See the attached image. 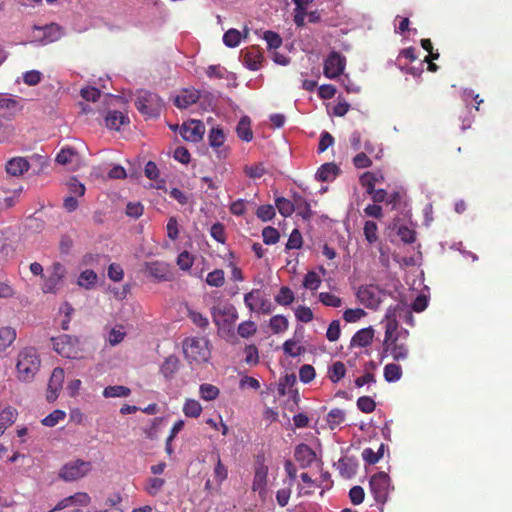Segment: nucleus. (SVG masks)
Segmentation results:
<instances>
[{
  "label": "nucleus",
  "mask_w": 512,
  "mask_h": 512,
  "mask_svg": "<svg viewBox=\"0 0 512 512\" xmlns=\"http://www.w3.org/2000/svg\"><path fill=\"white\" fill-rule=\"evenodd\" d=\"M183 351L191 363L207 362L210 357L209 341L204 337L187 338L183 342Z\"/></svg>",
  "instance_id": "nucleus-1"
},
{
  "label": "nucleus",
  "mask_w": 512,
  "mask_h": 512,
  "mask_svg": "<svg viewBox=\"0 0 512 512\" xmlns=\"http://www.w3.org/2000/svg\"><path fill=\"white\" fill-rule=\"evenodd\" d=\"M137 110L147 117H157L163 107L162 99L155 93L141 91L135 100Z\"/></svg>",
  "instance_id": "nucleus-2"
},
{
  "label": "nucleus",
  "mask_w": 512,
  "mask_h": 512,
  "mask_svg": "<svg viewBox=\"0 0 512 512\" xmlns=\"http://www.w3.org/2000/svg\"><path fill=\"white\" fill-rule=\"evenodd\" d=\"M384 291L377 285H361L356 291V298L360 304L370 310H377L382 302Z\"/></svg>",
  "instance_id": "nucleus-3"
},
{
  "label": "nucleus",
  "mask_w": 512,
  "mask_h": 512,
  "mask_svg": "<svg viewBox=\"0 0 512 512\" xmlns=\"http://www.w3.org/2000/svg\"><path fill=\"white\" fill-rule=\"evenodd\" d=\"M370 492L379 505H384L388 500L391 484L390 477L385 472L374 474L370 481Z\"/></svg>",
  "instance_id": "nucleus-4"
},
{
  "label": "nucleus",
  "mask_w": 512,
  "mask_h": 512,
  "mask_svg": "<svg viewBox=\"0 0 512 512\" xmlns=\"http://www.w3.org/2000/svg\"><path fill=\"white\" fill-rule=\"evenodd\" d=\"M91 469V462L77 459L65 464L61 468L59 476L65 481H74L84 477Z\"/></svg>",
  "instance_id": "nucleus-5"
},
{
  "label": "nucleus",
  "mask_w": 512,
  "mask_h": 512,
  "mask_svg": "<svg viewBox=\"0 0 512 512\" xmlns=\"http://www.w3.org/2000/svg\"><path fill=\"white\" fill-rule=\"evenodd\" d=\"M63 34L61 26L56 23L47 24L44 26L34 25V43L40 45H47L55 42L61 38Z\"/></svg>",
  "instance_id": "nucleus-6"
},
{
  "label": "nucleus",
  "mask_w": 512,
  "mask_h": 512,
  "mask_svg": "<svg viewBox=\"0 0 512 512\" xmlns=\"http://www.w3.org/2000/svg\"><path fill=\"white\" fill-rule=\"evenodd\" d=\"M346 59L341 53L332 51L324 62V75L334 79L341 75L345 69Z\"/></svg>",
  "instance_id": "nucleus-7"
},
{
  "label": "nucleus",
  "mask_w": 512,
  "mask_h": 512,
  "mask_svg": "<svg viewBox=\"0 0 512 512\" xmlns=\"http://www.w3.org/2000/svg\"><path fill=\"white\" fill-rule=\"evenodd\" d=\"M205 133V125L200 120H189L181 126L180 134L185 141L199 142Z\"/></svg>",
  "instance_id": "nucleus-8"
},
{
  "label": "nucleus",
  "mask_w": 512,
  "mask_h": 512,
  "mask_svg": "<svg viewBox=\"0 0 512 512\" xmlns=\"http://www.w3.org/2000/svg\"><path fill=\"white\" fill-rule=\"evenodd\" d=\"M54 350L65 358H75L77 350L74 341L69 335H62L53 339Z\"/></svg>",
  "instance_id": "nucleus-9"
},
{
  "label": "nucleus",
  "mask_w": 512,
  "mask_h": 512,
  "mask_svg": "<svg viewBox=\"0 0 512 512\" xmlns=\"http://www.w3.org/2000/svg\"><path fill=\"white\" fill-rule=\"evenodd\" d=\"M243 63L249 70L256 71L262 66L263 54L258 46L248 47L241 52Z\"/></svg>",
  "instance_id": "nucleus-10"
},
{
  "label": "nucleus",
  "mask_w": 512,
  "mask_h": 512,
  "mask_svg": "<svg viewBox=\"0 0 512 512\" xmlns=\"http://www.w3.org/2000/svg\"><path fill=\"white\" fill-rule=\"evenodd\" d=\"M65 378L64 370L60 367H56L50 377L48 383L47 400L53 402L57 399L58 393L61 391Z\"/></svg>",
  "instance_id": "nucleus-11"
},
{
  "label": "nucleus",
  "mask_w": 512,
  "mask_h": 512,
  "mask_svg": "<svg viewBox=\"0 0 512 512\" xmlns=\"http://www.w3.org/2000/svg\"><path fill=\"white\" fill-rule=\"evenodd\" d=\"M267 477L268 466L263 462L258 461L257 466L255 467L252 490L254 492H258L261 497L266 494Z\"/></svg>",
  "instance_id": "nucleus-12"
},
{
  "label": "nucleus",
  "mask_w": 512,
  "mask_h": 512,
  "mask_svg": "<svg viewBox=\"0 0 512 512\" xmlns=\"http://www.w3.org/2000/svg\"><path fill=\"white\" fill-rule=\"evenodd\" d=\"M383 352L389 353L395 361L406 360L409 355L407 344L398 342V337H395L389 343H383Z\"/></svg>",
  "instance_id": "nucleus-13"
},
{
  "label": "nucleus",
  "mask_w": 512,
  "mask_h": 512,
  "mask_svg": "<svg viewBox=\"0 0 512 512\" xmlns=\"http://www.w3.org/2000/svg\"><path fill=\"white\" fill-rule=\"evenodd\" d=\"M146 272L158 281H168L171 278L170 267L165 262L153 261L145 264Z\"/></svg>",
  "instance_id": "nucleus-14"
},
{
  "label": "nucleus",
  "mask_w": 512,
  "mask_h": 512,
  "mask_svg": "<svg viewBox=\"0 0 512 512\" xmlns=\"http://www.w3.org/2000/svg\"><path fill=\"white\" fill-rule=\"evenodd\" d=\"M200 98V92L197 89H183L175 98L174 105L179 109H186L195 104Z\"/></svg>",
  "instance_id": "nucleus-15"
},
{
  "label": "nucleus",
  "mask_w": 512,
  "mask_h": 512,
  "mask_svg": "<svg viewBox=\"0 0 512 512\" xmlns=\"http://www.w3.org/2000/svg\"><path fill=\"white\" fill-rule=\"evenodd\" d=\"M32 368V353L31 350L26 348L20 352L18 361L16 364V369L19 375V378L23 380H27L29 378V373Z\"/></svg>",
  "instance_id": "nucleus-16"
},
{
  "label": "nucleus",
  "mask_w": 512,
  "mask_h": 512,
  "mask_svg": "<svg viewBox=\"0 0 512 512\" xmlns=\"http://www.w3.org/2000/svg\"><path fill=\"white\" fill-rule=\"evenodd\" d=\"M30 168L29 161L24 157H14L10 159L5 166L7 174L11 176H21Z\"/></svg>",
  "instance_id": "nucleus-17"
},
{
  "label": "nucleus",
  "mask_w": 512,
  "mask_h": 512,
  "mask_svg": "<svg viewBox=\"0 0 512 512\" xmlns=\"http://www.w3.org/2000/svg\"><path fill=\"white\" fill-rule=\"evenodd\" d=\"M374 338V329L367 327L357 331L351 339V347H367Z\"/></svg>",
  "instance_id": "nucleus-18"
},
{
  "label": "nucleus",
  "mask_w": 512,
  "mask_h": 512,
  "mask_svg": "<svg viewBox=\"0 0 512 512\" xmlns=\"http://www.w3.org/2000/svg\"><path fill=\"white\" fill-rule=\"evenodd\" d=\"M294 456L302 467L309 466L316 458L315 452L307 444L298 445L295 449Z\"/></svg>",
  "instance_id": "nucleus-19"
},
{
  "label": "nucleus",
  "mask_w": 512,
  "mask_h": 512,
  "mask_svg": "<svg viewBox=\"0 0 512 512\" xmlns=\"http://www.w3.org/2000/svg\"><path fill=\"white\" fill-rule=\"evenodd\" d=\"M129 118L120 111H110L105 117V125L109 129L119 130L122 125L128 124Z\"/></svg>",
  "instance_id": "nucleus-20"
},
{
  "label": "nucleus",
  "mask_w": 512,
  "mask_h": 512,
  "mask_svg": "<svg viewBox=\"0 0 512 512\" xmlns=\"http://www.w3.org/2000/svg\"><path fill=\"white\" fill-rule=\"evenodd\" d=\"M51 171V161L48 155L34 154V176H48Z\"/></svg>",
  "instance_id": "nucleus-21"
},
{
  "label": "nucleus",
  "mask_w": 512,
  "mask_h": 512,
  "mask_svg": "<svg viewBox=\"0 0 512 512\" xmlns=\"http://www.w3.org/2000/svg\"><path fill=\"white\" fill-rule=\"evenodd\" d=\"M18 412L13 407H6L0 412V437L12 424L15 423Z\"/></svg>",
  "instance_id": "nucleus-22"
},
{
  "label": "nucleus",
  "mask_w": 512,
  "mask_h": 512,
  "mask_svg": "<svg viewBox=\"0 0 512 512\" xmlns=\"http://www.w3.org/2000/svg\"><path fill=\"white\" fill-rule=\"evenodd\" d=\"M398 322L394 313L388 310L386 314V324H385V336L383 343H389V341L393 340L395 337H398Z\"/></svg>",
  "instance_id": "nucleus-23"
},
{
  "label": "nucleus",
  "mask_w": 512,
  "mask_h": 512,
  "mask_svg": "<svg viewBox=\"0 0 512 512\" xmlns=\"http://www.w3.org/2000/svg\"><path fill=\"white\" fill-rule=\"evenodd\" d=\"M179 364L180 361L178 357L175 355H170L162 363L160 367V372L166 379H171L174 376V374L178 371Z\"/></svg>",
  "instance_id": "nucleus-24"
},
{
  "label": "nucleus",
  "mask_w": 512,
  "mask_h": 512,
  "mask_svg": "<svg viewBox=\"0 0 512 512\" xmlns=\"http://www.w3.org/2000/svg\"><path fill=\"white\" fill-rule=\"evenodd\" d=\"M295 211L297 215L301 216L304 220H310L312 217V210L309 202L299 194L293 195Z\"/></svg>",
  "instance_id": "nucleus-25"
},
{
  "label": "nucleus",
  "mask_w": 512,
  "mask_h": 512,
  "mask_svg": "<svg viewBox=\"0 0 512 512\" xmlns=\"http://www.w3.org/2000/svg\"><path fill=\"white\" fill-rule=\"evenodd\" d=\"M238 137L245 142H250L253 138V132L251 129V120L248 116H243L236 127Z\"/></svg>",
  "instance_id": "nucleus-26"
},
{
  "label": "nucleus",
  "mask_w": 512,
  "mask_h": 512,
  "mask_svg": "<svg viewBox=\"0 0 512 512\" xmlns=\"http://www.w3.org/2000/svg\"><path fill=\"white\" fill-rule=\"evenodd\" d=\"M346 366L342 361H335L328 368V378L332 383H338L346 375Z\"/></svg>",
  "instance_id": "nucleus-27"
},
{
  "label": "nucleus",
  "mask_w": 512,
  "mask_h": 512,
  "mask_svg": "<svg viewBox=\"0 0 512 512\" xmlns=\"http://www.w3.org/2000/svg\"><path fill=\"white\" fill-rule=\"evenodd\" d=\"M339 171L334 163L323 164L316 173V178L320 181H329L333 179Z\"/></svg>",
  "instance_id": "nucleus-28"
},
{
  "label": "nucleus",
  "mask_w": 512,
  "mask_h": 512,
  "mask_svg": "<svg viewBox=\"0 0 512 512\" xmlns=\"http://www.w3.org/2000/svg\"><path fill=\"white\" fill-rule=\"evenodd\" d=\"M275 205H276V208L278 209L279 213L283 217H289L295 211L294 199L289 200L285 197H277L275 199Z\"/></svg>",
  "instance_id": "nucleus-29"
},
{
  "label": "nucleus",
  "mask_w": 512,
  "mask_h": 512,
  "mask_svg": "<svg viewBox=\"0 0 512 512\" xmlns=\"http://www.w3.org/2000/svg\"><path fill=\"white\" fill-rule=\"evenodd\" d=\"M130 393V388L122 385L107 386L103 390V396L105 398H123L128 397Z\"/></svg>",
  "instance_id": "nucleus-30"
},
{
  "label": "nucleus",
  "mask_w": 512,
  "mask_h": 512,
  "mask_svg": "<svg viewBox=\"0 0 512 512\" xmlns=\"http://www.w3.org/2000/svg\"><path fill=\"white\" fill-rule=\"evenodd\" d=\"M16 339V332L11 327L0 328V352L8 348Z\"/></svg>",
  "instance_id": "nucleus-31"
},
{
  "label": "nucleus",
  "mask_w": 512,
  "mask_h": 512,
  "mask_svg": "<svg viewBox=\"0 0 512 512\" xmlns=\"http://www.w3.org/2000/svg\"><path fill=\"white\" fill-rule=\"evenodd\" d=\"M345 418H346V414H345L344 410H342L340 408H333L327 414L326 420H327L329 427L333 430V429L337 428L338 426H340L345 421Z\"/></svg>",
  "instance_id": "nucleus-32"
},
{
  "label": "nucleus",
  "mask_w": 512,
  "mask_h": 512,
  "mask_svg": "<svg viewBox=\"0 0 512 512\" xmlns=\"http://www.w3.org/2000/svg\"><path fill=\"white\" fill-rule=\"evenodd\" d=\"M294 300L295 295L293 291L287 286L281 287L278 294L275 296L276 303L282 306H288L292 304Z\"/></svg>",
  "instance_id": "nucleus-33"
},
{
  "label": "nucleus",
  "mask_w": 512,
  "mask_h": 512,
  "mask_svg": "<svg viewBox=\"0 0 512 512\" xmlns=\"http://www.w3.org/2000/svg\"><path fill=\"white\" fill-rule=\"evenodd\" d=\"M402 377V368L400 365L389 363L384 367V378L387 382H396Z\"/></svg>",
  "instance_id": "nucleus-34"
},
{
  "label": "nucleus",
  "mask_w": 512,
  "mask_h": 512,
  "mask_svg": "<svg viewBox=\"0 0 512 512\" xmlns=\"http://www.w3.org/2000/svg\"><path fill=\"white\" fill-rule=\"evenodd\" d=\"M183 412L187 417L197 418L202 412V406L197 400L187 399L183 406Z\"/></svg>",
  "instance_id": "nucleus-35"
},
{
  "label": "nucleus",
  "mask_w": 512,
  "mask_h": 512,
  "mask_svg": "<svg viewBox=\"0 0 512 512\" xmlns=\"http://www.w3.org/2000/svg\"><path fill=\"white\" fill-rule=\"evenodd\" d=\"M98 279L97 274L93 270L83 271L78 278V285L86 289L93 287Z\"/></svg>",
  "instance_id": "nucleus-36"
},
{
  "label": "nucleus",
  "mask_w": 512,
  "mask_h": 512,
  "mask_svg": "<svg viewBox=\"0 0 512 512\" xmlns=\"http://www.w3.org/2000/svg\"><path fill=\"white\" fill-rule=\"evenodd\" d=\"M321 278L320 276L318 275L317 272L315 271H309L305 276H304V279H303V287L305 289H309L311 291H315L317 290L320 285H321Z\"/></svg>",
  "instance_id": "nucleus-37"
},
{
  "label": "nucleus",
  "mask_w": 512,
  "mask_h": 512,
  "mask_svg": "<svg viewBox=\"0 0 512 512\" xmlns=\"http://www.w3.org/2000/svg\"><path fill=\"white\" fill-rule=\"evenodd\" d=\"M241 42V33L234 28L227 30L223 35V43L229 48L237 47Z\"/></svg>",
  "instance_id": "nucleus-38"
},
{
  "label": "nucleus",
  "mask_w": 512,
  "mask_h": 512,
  "mask_svg": "<svg viewBox=\"0 0 512 512\" xmlns=\"http://www.w3.org/2000/svg\"><path fill=\"white\" fill-rule=\"evenodd\" d=\"M206 283L211 287H221L225 283V274L222 269H215L208 273Z\"/></svg>",
  "instance_id": "nucleus-39"
},
{
  "label": "nucleus",
  "mask_w": 512,
  "mask_h": 512,
  "mask_svg": "<svg viewBox=\"0 0 512 512\" xmlns=\"http://www.w3.org/2000/svg\"><path fill=\"white\" fill-rule=\"evenodd\" d=\"M243 171L245 175L251 179H259L266 173L265 166L261 162L252 165H246Z\"/></svg>",
  "instance_id": "nucleus-40"
},
{
  "label": "nucleus",
  "mask_w": 512,
  "mask_h": 512,
  "mask_svg": "<svg viewBox=\"0 0 512 512\" xmlns=\"http://www.w3.org/2000/svg\"><path fill=\"white\" fill-rule=\"evenodd\" d=\"M214 478L217 482V484L220 486L228 477V469L227 467L222 463V460L220 458V455L217 454L216 457V463L214 467Z\"/></svg>",
  "instance_id": "nucleus-41"
},
{
  "label": "nucleus",
  "mask_w": 512,
  "mask_h": 512,
  "mask_svg": "<svg viewBox=\"0 0 512 512\" xmlns=\"http://www.w3.org/2000/svg\"><path fill=\"white\" fill-rule=\"evenodd\" d=\"M164 485L165 480L163 478L150 477L147 480L145 491L151 496H156L162 490Z\"/></svg>",
  "instance_id": "nucleus-42"
},
{
  "label": "nucleus",
  "mask_w": 512,
  "mask_h": 512,
  "mask_svg": "<svg viewBox=\"0 0 512 512\" xmlns=\"http://www.w3.org/2000/svg\"><path fill=\"white\" fill-rule=\"evenodd\" d=\"M219 314L226 315L229 318L230 323H234L238 318V313L233 305L225 306L223 309L214 307L212 309V315L215 323H218L217 315Z\"/></svg>",
  "instance_id": "nucleus-43"
},
{
  "label": "nucleus",
  "mask_w": 512,
  "mask_h": 512,
  "mask_svg": "<svg viewBox=\"0 0 512 512\" xmlns=\"http://www.w3.org/2000/svg\"><path fill=\"white\" fill-rule=\"evenodd\" d=\"M199 392L202 399L212 401L219 396L220 390L212 384L205 383L200 386Z\"/></svg>",
  "instance_id": "nucleus-44"
},
{
  "label": "nucleus",
  "mask_w": 512,
  "mask_h": 512,
  "mask_svg": "<svg viewBox=\"0 0 512 512\" xmlns=\"http://www.w3.org/2000/svg\"><path fill=\"white\" fill-rule=\"evenodd\" d=\"M365 239L369 244L378 240V226L374 221H366L363 228Z\"/></svg>",
  "instance_id": "nucleus-45"
},
{
  "label": "nucleus",
  "mask_w": 512,
  "mask_h": 512,
  "mask_svg": "<svg viewBox=\"0 0 512 512\" xmlns=\"http://www.w3.org/2000/svg\"><path fill=\"white\" fill-rule=\"evenodd\" d=\"M296 376L294 374H286L282 378H280L278 384V393L281 396L286 395L289 392V389L292 388L296 384Z\"/></svg>",
  "instance_id": "nucleus-46"
},
{
  "label": "nucleus",
  "mask_w": 512,
  "mask_h": 512,
  "mask_svg": "<svg viewBox=\"0 0 512 512\" xmlns=\"http://www.w3.org/2000/svg\"><path fill=\"white\" fill-rule=\"evenodd\" d=\"M270 328L274 333H281L288 329L289 322L283 315H275L270 319Z\"/></svg>",
  "instance_id": "nucleus-47"
},
{
  "label": "nucleus",
  "mask_w": 512,
  "mask_h": 512,
  "mask_svg": "<svg viewBox=\"0 0 512 512\" xmlns=\"http://www.w3.org/2000/svg\"><path fill=\"white\" fill-rule=\"evenodd\" d=\"M262 238L266 245H273L279 241L280 233L276 228L267 226L262 230Z\"/></svg>",
  "instance_id": "nucleus-48"
},
{
  "label": "nucleus",
  "mask_w": 512,
  "mask_h": 512,
  "mask_svg": "<svg viewBox=\"0 0 512 512\" xmlns=\"http://www.w3.org/2000/svg\"><path fill=\"white\" fill-rule=\"evenodd\" d=\"M209 144L213 148H218L224 144L225 134L220 128H212L208 135Z\"/></svg>",
  "instance_id": "nucleus-49"
},
{
  "label": "nucleus",
  "mask_w": 512,
  "mask_h": 512,
  "mask_svg": "<svg viewBox=\"0 0 512 512\" xmlns=\"http://www.w3.org/2000/svg\"><path fill=\"white\" fill-rule=\"evenodd\" d=\"M66 417V413L63 410L56 409L44 419H42V424L47 427H54L60 421L64 420Z\"/></svg>",
  "instance_id": "nucleus-50"
},
{
  "label": "nucleus",
  "mask_w": 512,
  "mask_h": 512,
  "mask_svg": "<svg viewBox=\"0 0 512 512\" xmlns=\"http://www.w3.org/2000/svg\"><path fill=\"white\" fill-rule=\"evenodd\" d=\"M261 297V291L259 289H253L252 291L244 295V303L250 311H255L257 304Z\"/></svg>",
  "instance_id": "nucleus-51"
},
{
  "label": "nucleus",
  "mask_w": 512,
  "mask_h": 512,
  "mask_svg": "<svg viewBox=\"0 0 512 512\" xmlns=\"http://www.w3.org/2000/svg\"><path fill=\"white\" fill-rule=\"evenodd\" d=\"M319 300L322 304L329 307L338 308L342 305V299L330 292H321Z\"/></svg>",
  "instance_id": "nucleus-52"
},
{
  "label": "nucleus",
  "mask_w": 512,
  "mask_h": 512,
  "mask_svg": "<svg viewBox=\"0 0 512 512\" xmlns=\"http://www.w3.org/2000/svg\"><path fill=\"white\" fill-rule=\"evenodd\" d=\"M276 215L275 208L270 205H261L256 211V216L263 222L272 220Z\"/></svg>",
  "instance_id": "nucleus-53"
},
{
  "label": "nucleus",
  "mask_w": 512,
  "mask_h": 512,
  "mask_svg": "<svg viewBox=\"0 0 512 512\" xmlns=\"http://www.w3.org/2000/svg\"><path fill=\"white\" fill-rule=\"evenodd\" d=\"M257 331L256 324L253 321H244L238 325L237 332L242 338H249Z\"/></svg>",
  "instance_id": "nucleus-54"
},
{
  "label": "nucleus",
  "mask_w": 512,
  "mask_h": 512,
  "mask_svg": "<svg viewBox=\"0 0 512 512\" xmlns=\"http://www.w3.org/2000/svg\"><path fill=\"white\" fill-rule=\"evenodd\" d=\"M357 407L363 413H372L376 408L375 401L369 396H361L357 399Z\"/></svg>",
  "instance_id": "nucleus-55"
},
{
  "label": "nucleus",
  "mask_w": 512,
  "mask_h": 512,
  "mask_svg": "<svg viewBox=\"0 0 512 512\" xmlns=\"http://www.w3.org/2000/svg\"><path fill=\"white\" fill-rule=\"evenodd\" d=\"M61 280V275L58 272H53L47 279L44 280L42 290L44 293H52L55 291L56 286Z\"/></svg>",
  "instance_id": "nucleus-56"
},
{
  "label": "nucleus",
  "mask_w": 512,
  "mask_h": 512,
  "mask_svg": "<svg viewBox=\"0 0 512 512\" xmlns=\"http://www.w3.org/2000/svg\"><path fill=\"white\" fill-rule=\"evenodd\" d=\"M366 315V312L361 308H355V309H346L343 313V319L347 323H354L359 321L361 318H363Z\"/></svg>",
  "instance_id": "nucleus-57"
},
{
  "label": "nucleus",
  "mask_w": 512,
  "mask_h": 512,
  "mask_svg": "<svg viewBox=\"0 0 512 512\" xmlns=\"http://www.w3.org/2000/svg\"><path fill=\"white\" fill-rule=\"evenodd\" d=\"M76 155V151L73 148L65 147L60 150L56 156V162L61 165H66L72 162V158Z\"/></svg>",
  "instance_id": "nucleus-58"
},
{
  "label": "nucleus",
  "mask_w": 512,
  "mask_h": 512,
  "mask_svg": "<svg viewBox=\"0 0 512 512\" xmlns=\"http://www.w3.org/2000/svg\"><path fill=\"white\" fill-rule=\"evenodd\" d=\"M303 239L300 231L298 229H294L286 243V249H300L302 247Z\"/></svg>",
  "instance_id": "nucleus-59"
},
{
  "label": "nucleus",
  "mask_w": 512,
  "mask_h": 512,
  "mask_svg": "<svg viewBox=\"0 0 512 512\" xmlns=\"http://www.w3.org/2000/svg\"><path fill=\"white\" fill-rule=\"evenodd\" d=\"M283 351L291 357H297L301 355L303 348L301 346H297L295 340L289 339L283 343Z\"/></svg>",
  "instance_id": "nucleus-60"
},
{
  "label": "nucleus",
  "mask_w": 512,
  "mask_h": 512,
  "mask_svg": "<svg viewBox=\"0 0 512 512\" xmlns=\"http://www.w3.org/2000/svg\"><path fill=\"white\" fill-rule=\"evenodd\" d=\"M188 317L196 326H198L201 329H206L209 325L208 318L198 311L189 310Z\"/></svg>",
  "instance_id": "nucleus-61"
},
{
  "label": "nucleus",
  "mask_w": 512,
  "mask_h": 512,
  "mask_svg": "<svg viewBox=\"0 0 512 512\" xmlns=\"http://www.w3.org/2000/svg\"><path fill=\"white\" fill-rule=\"evenodd\" d=\"M67 186H68V190L71 194H74L79 197H81L85 194V191H86L85 185L83 183H81L80 181H78V179L75 177L70 178V180L67 182Z\"/></svg>",
  "instance_id": "nucleus-62"
},
{
  "label": "nucleus",
  "mask_w": 512,
  "mask_h": 512,
  "mask_svg": "<svg viewBox=\"0 0 512 512\" xmlns=\"http://www.w3.org/2000/svg\"><path fill=\"white\" fill-rule=\"evenodd\" d=\"M400 239L406 244H412L416 240V233L413 229L408 228L407 226H400L397 231Z\"/></svg>",
  "instance_id": "nucleus-63"
},
{
  "label": "nucleus",
  "mask_w": 512,
  "mask_h": 512,
  "mask_svg": "<svg viewBox=\"0 0 512 512\" xmlns=\"http://www.w3.org/2000/svg\"><path fill=\"white\" fill-rule=\"evenodd\" d=\"M193 263L194 258L187 251L181 252L177 257V265L181 270H189L192 267Z\"/></svg>",
  "instance_id": "nucleus-64"
}]
</instances>
